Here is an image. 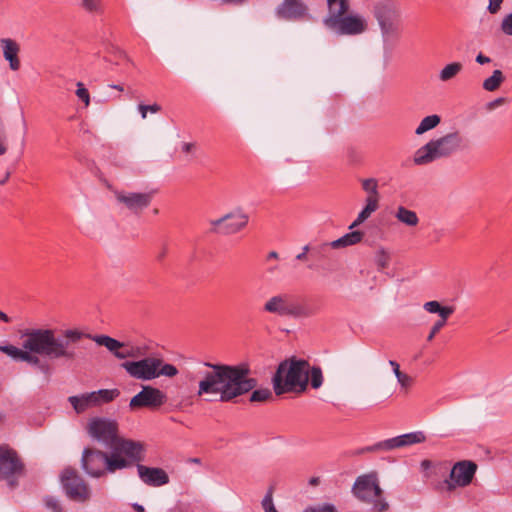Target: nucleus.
Returning a JSON list of instances; mask_svg holds the SVG:
<instances>
[{
    "mask_svg": "<svg viewBox=\"0 0 512 512\" xmlns=\"http://www.w3.org/2000/svg\"><path fill=\"white\" fill-rule=\"evenodd\" d=\"M370 216H371V213L367 212L366 209L363 208L359 212V214H358L357 218L354 220V222L349 226V229H353L354 227L360 225L365 220H367Z\"/></svg>",
    "mask_w": 512,
    "mask_h": 512,
    "instance_id": "nucleus-44",
    "label": "nucleus"
},
{
    "mask_svg": "<svg viewBox=\"0 0 512 512\" xmlns=\"http://www.w3.org/2000/svg\"><path fill=\"white\" fill-rule=\"evenodd\" d=\"M91 393L95 396V403L97 406L109 403L120 395V391L118 389H100Z\"/></svg>",
    "mask_w": 512,
    "mask_h": 512,
    "instance_id": "nucleus-29",
    "label": "nucleus"
},
{
    "mask_svg": "<svg viewBox=\"0 0 512 512\" xmlns=\"http://www.w3.org/2000/svg\"><path fill=\"white\" fill-rule=\"evenodd\" d=\"M81 6L84 10L90 13L102 12L101 0H81Z\"/></svg>",
    "mask_w": 512,
    "mask_h": 512,
    "instance_id": "nucleus-35",
    "label": "nucleus"
},
{
    "mask_svg": "<svg viewBox=\"0 0 512 512\" xmlns=\"http://www.w3.org/2000/svg\"><path fill=\"white\" fill-rule=\"evenodd\" d=\"M134 464H136L139 478L146 485L159 487L169 483V476L162 468L147 467L140 462Z\"/></svg>",
    "mask_w": 512,
    "mask_h": 512,
    "instance_id": "nucleus-21",
    "label": "nucleus"
},
{
    "mask_svg": "<svg viewBox=\"0 0 512 512\" xmlns=\"http://www.w3.org/2000/svg\"><path fill=\"white\" fill-rule=\"evenodd\" d=\"M326 27L339 35H359L367 30L368 22L360 14H345L330 20Z\"/></svg>",
    "mask_w": 512,
    "mask_h": 512,
    "instance_id": "nucleus-15",
    "label": "nucleus"
},
{
    "mask_svg": "<svg viewBox=\"0 0 512 512\" xmlns=\"http://www.w3.org/2000/svg\"><path fill=\"white\" fill-rule=\"evenodd\" d=\"M143 452L144 447L140 442H122L109 455L94 448H85L81 465L89 476L99 478L105 472L114 473L143 461Z\"/></svg>",
    "mask_w": 512,
    "mask_h": 512,
    "instance_id": "nucleus-3",
    "label": "nucleus"
},
{
    "mask_svg": "<svg viewBox=\"0 0 512 512\" xmlns=\"http://www.w3.org/2000/svg\"><path fill=\"white\" fill-rule=\"evenodd\" d=\"M425 440L426 437L422 431L410 432L366 446L361 449V453L388 452L422 443Z\"/></svg>",
    "mask_w": 512,
    "mask_h": 512,
    "instance_id": "nucleus-14",
    "label": "nucleus"
},
{
    "mask_svg": "<svg viewBox=\"0 0 512 512\" xmlns=\"http://www.w3.org/2000/svg\"><path fill=\"white\" fill-rule=\"evenodd\" d=\"M310 364L306 360L291 358L282 361L272 378L276 395L288 392L302 393L309 383Z\"/></svg>",
    "mask_w": 512,
    "mask_h": 512,
    "instance_id": "nucleus-4",
    "label": "nucleus"
},
{
    "mask_svg": "<svg viewBox=\"0 0 512 512\" xmlns=\"http://www.w3.org/2000/svg\"><path fill=\"white\" fill-rule=\"evenodd\" d=\"M505 101H506V99H505V98H503V97H499V98H496V99H494L493 101L489 102V103L487 104V107H488V109H489V110H493V109H495L496 107H498V106H500V105L504 104V103H505Z\"/></svg>",
    "mask_w": 512,
    "mask_h": 512,
    "instance_id": "nucleus-48",
    "label": "nucleus"
},
{
    "mask_svg": "<svg viewBox=\"0 0 512 512\" xmlns=\"http://www.w3.org/2000/svg\"><path fill=\"white\" fill-rule=\"evenodd\" d=\"M22 471L23 464L17 453L7 446H0V479L7 480L10 486H14L15 478Z\"/></svg>",
    "mask_w": 512,
    "mask_h": 512,
    "instance_id": "nucleus-16",
    "label": "nucleus"
},
{
    "mask_svg": "<svg viewBox=\"0 0 512 512\" xmlns=\"http://www.w3.org/2000/svg\"><path fill=\"white\" fill-rule=\"evenodd\" d=\"M328 14L323 19L325 26L329 24L330 20L338 19L349 10V0H327Z\"/></svg>",
    "mask_w": 512,
    "mask_h": 512,
    "instance_id": "nucleus-23",
    "label": "nucleus"
},
{
    "mask_svg": "<svg viewBox=\"0 0 512 512\" xmlns=\"http://www.w3.org/2000/svg\"><path fill=\"white\" fill-rule=\"evenodd\" d=\"M390 253L384 248H380L376 251L374 261L377 265L378 270L382 271L389 266L390 263Z\"/></svg>",
    "mask_w": 512,
    "mask_h": 512,
    "instance_id": "nucleus-33",
    "label": "nucleus"
},
{
    "mask_svg": "<svg viewBox=\"0 0 512 512\" xmlns=\"http://www.w3.org/2000/svg\"><path fill=\"white\" fill-rule=\"evenodd\" d=\"M421 466L424 467V468H427L430 466V461L428 460H423L422 463H421Z\"/></svg>",
    "mask_w": 512,
    "mask_h": 512,
    "instance_id": "nucleus-59",
    "label": "nucleus"
},
{
    "mask_svg": "<svg viewBox=\"0 0 512 512\" xmlns=\"http://www.w3.org/2000/svg\"><path fill=\"white\" fill-rule=\"evenodd\" d=\"M181 149L184 153H192L195 149V143L184 142L181 145Z\"/></svg>",
    "mask_w": 512,
    "mask_h": 512,
    "instance_id": "nucleus-50",
    "label": "nucleus"
},
{
    "mask_svg": "<svg viewBox=\"0 0 512 512\" xmlns=\"http://www.w3.org/2000/svg\"><path fill=\"white\" fill-rule=\"evenodd\" d=\"M363 191L367 194L366 198L380 199L378 191V180L375 178H366L361 180Z\"/></svg>",
    "mask_w": 512,
    "mask_h": 512,
    "instance_id": "nucleus-32",
    "label": "nucleus"
},
{
    "mask_svg": "<svg viewBox=\"0 0 512 512\" xmlns=\"http://www.w3.org/2000/svg\"><path fill=\"white\" fill-rule=\"evenodd\" d=\"M167 253H168V246L166 244H163L160 247L159 252H158V254L156 256L157 260L158 261L163 260L166 257Z\"/></svg>",
    "mask_w": 512,
    "mask_h": 512,
    "instance_id": "nucleus-49",
    "label": "nucleus"
},
{
    "mask_svg": "<svg viewBox=\"0 0 512 512\" xmlns=\"http://www.w3.org/2000/svg\"><path fill=\"white\" fill-rule=\"evenodd\" d=\"M68 402L71 404L77 414L84 413L90 408L96 407L94 394L84 393L68 397Z\"/></svg>",
    "mask_w": 512,
    "mask_h": 512,
    "instance_id": "nucleus-24",
    "label": "nucleus"
},
{
    "mask_svg": "<svg viewBox=\"0 0 512 512\" xmlns=\"http://www.w3.org/2000/svg\"><path fill=\"white\" fill-rule=\"evenodd\" d=\"M462 143L463 137L457 131L432 139L416 150L413 162L415 165L422 166L441 158H447L458 151Z\"/></svg>",
    "mask_w": 512,
    "mask_h": 512,
    "instance_id": "nucleus-5",
    "label": "nucleus"
},
{
    "mask_svg": "<svg viewBox=\"0 0 512 512\" xmlns=\"http://www.w3.org/2000/svg\"><path fill=\"white\" fill-rule=\"evenodd\" d=\"M249 222V216L241 208H237L218 219L209 221L211 232L221 235H233L242 231Z\"/></svg>",
    "mask_w": 512,
    "mask_h": 512,
    "instance_id": "nucleus-12",
    "label": "nucleus"
},
{
    "mask_svg": "<svg viewBox=\"0 0 512 512\" xmlns=\"http://www.w3.org/2000/svg\"><path fill=\"white\" fill-rule=\"evenodd\" d=\"M362 237V232L352 231L343 235L339 239L332 241L329 245L334 249L344 248L359 243L362 240Z\"/></svg>",
    "mask_w": 512,
    "mask_h": 512,
    "instance_id": "nucleus-26",
    "label": "nucleus"
},
{
    "mask_svg": "<svg viewBox=\"0 0 512 512\" xmlns=\"http://www.w3.org/2000/svg\"><path fill=\"white\" fill-rule=\"evenodd\" d=\"M108 188L113 193L117 204L122 205L124 208L134 214H139L144 209H146L151 204L155 194V191L130 192L119 190L111 185H108Z\"/></svg>",
    "mask_w": 512,
    "mask_h": 512,
    "instance_id": "nucleus-13",
    "label": "nucleus"
},
{
    "mask_svg": "<svg viewBox=\"0 0 512 512\" xmlns=\"http://www.w3.org/2000/svg\"><path fill=\"white\" fill-rule=\"evenodd\" d=\"M0 321H3V322H10V318L2 311H0Z\"/></svg>",
    "mask_w": 512,
    "mask_h": 512,
    "instance_id": "nucleus-54",
    "label": "nucleus"
},
{
    "mask_svg": "<svg viewBox=\"0 0 512 512\" xmlns=\"http://www.w3.org/2000/svg\"><path fill=\"white\" fill-rule=\"evenodd\" d=\"M278 258V253L276 251H271L268 255H267V259L270 260V259H277Z\"/></svg>",
    "mask_w": 512,
    "mask_h": 512,
    "instance_id": "nucleus-55",
    "label": "nucleus"
},
{
    "mask_svg": "<svg viewBox=\"0 0 512 512\" xmlns=\"http://www.w3.org/2000/svg\"><path fill=\"white\" fill-rule=\"evenodd\" d=\"M476 62L478 64H487V63H490L491 62V59L485 55H483L482 53H479L477 56H476Z\"/></svg>",
    "mask_w": 512,
    "mask_h": 512,
    "instance_id": "nucleus-51",
    "label": "nucleus"
},
{
    "mask_svg": "<svg viewBox=\"0 0 512 512\" xmlns=\"http://www.w3.org/2000/svg\"><path fill=\"white\" fill-rule=\"evenodd\" d=\"M249 374L246 364L201 362L197 370L200 377L197 396H216L221 402H231L257 386L256 379Z\"/></svg>",
    "mask_w": 512,
    "mask_h": 512,
    "instance_id": "nucleus-2",
    "label": "nucleus"
},
{
    "mask_svg": "<svg viewBox=\"0 0 512 512\" xmlns=\"http://www.w3.org/2000/svg\"><path fill=\"white\" fill-rule=\"evenodd\" d=\"M138 111L141 114V118L146 119L148 112L158 113L161 111V106L157 103H154L152 105L139 104Z\"/></svg>",
    "mask_w": 512,
    "mask_h": 512,
    "instance_id": "nucleus-39",
    "label": "nucleus"
},
{
    "mask_svg": "<svg viewBox=\"0 0 512 512\" xmlns=\"http://www.w3.org/2000/svg\"><path fill=\"white\" fill-rule=\"evenodd\" d=\"M303 512H337V509L333 504L324 503L317 506H308Z\"/></svg>",
    "mask_w": 512,
    "mask_h": 512,
    "instance_id": "nucleus-40",
    "label": "nucleus"
},
{
    "mask_svg": "<svg viewBox=\"0 0 512 512\" xmlns=\"http://www.w3.org/2000/svg\"><path fill=\"white\" fill-rule=\"evenodd\" d=\"M63 487L69 498L76 501H85L89 498V488L74 469L67 468L61 476Z\"/></svg>",
    "mask_w": 512,
    "mask_h": 512,
    "instance_id": "nucleus-17",
    "label": "nucleus"
},
{
    "mask_svg": "<svg viewBox=\"0 0 512 512\" xmlns=\"http://www.w3.org/2000/svg\"><path fill=\"white\" fill-rule=\"evenodd\" d=\"M447 320L439 319L431 328L427 341H432L435 335L446 325Z\"/></svg>",
    "mask_w": 512,
    "mask_h": 512,
    "instance_id": "nucleus-43",
    "label": "nucleus"
},
{
    "mask_svg": "<svg viewBox=\"0 0 512 512\" xmlns=\"http://www.w3.org/2000/svg\"><path fill=\"white\" fill-rule=\"evenodd\" d=\"M134 509L138 512H144V508L142 505H139V504H134L133 505Z\"/></svg>",
    "mask_w": 512,
    "mask_h": 512,
    "instance_id": "nucleus-57",
    "label": "nucleus"
},
{
    "mask_svg": "<svg viewBox=\"0 0 512 512\" xmlns=\"http://www.w3.org/2000/svg\"><path fill=\"white\" fill-rule=\"evenodd\" d=\"M308 250H309V246H307V245L304 246L303 251L296 256V259L297 260H305Z\"/></svg>",
    "mask_w": 512,
    "mask_h": 512,
    "instance_id": "nucleus-53",
    "label": "nucleus"
},
{
    "mask_svg": "<svg viewBox=\"0 0 512 512\" xmlns=\"http://www.w3.org/2000/svg\"><path fill=\"white\" fill-rule=\"evenodd\" d=\"M372 14L381 30L384 44H389L399 37V11L391 0H379L372 6Z\"/></svg>",
    "mask_w": 512,
    "mask_h": 512,
    "instance_id": "nucleus-8",
    "label": "nucleus"
},
{
    "mask_svg": "<svg viewBox=\"0 0 512 512\" xmlns=\"http://www.w3.org/2000/svg\"><path fill=\"white\" fill-rule=\"evenodd\" d=\"M272 397V392L265 388V389H257L254 390L250 396L251 402H265L268 399Z\"/></svg>",
    "mask_w": 512,
    "mask_h": 512,
    "instance_id": "nucleus-36",
    "label": "nucleus"
},
{
    "mask_svg": "<svg viewBox=\"0 0 512 512\" xmlns=\"http://www.w3.org/2000/svg\"><path fill=\"white\" fill-rule=\"evenodd\" d=\"M477 471V464L471 460L456 462L450 472V480L446 481L448 489L468 486Z\"/></svg>",
    "mask_w": 512,
    "mask_h": 512,
    "instance_id": "nucleus-18",
    "label": "nucleus"
},
{
    "mask_svg": "<svg viewBox=\"0 0 512 512\" xmlns=\"http://www.w3.org/2000/svg\"><path fill=\"white\" fill-rule=\"evenodd\" d=\"M44 502L47 509L51 510L52 512H62V508L56 498L47 496L45 497Z\"/></svg>",
    "mask_w": 512,
    "mask_h": 512,
    "instance_id": "nucleus-42",
    "label": "nucleus"
},
{
    "mask_svg": "<svg viewBox=\"0 0 512 512\" xmlns=\"http://www.w3.org/2000/svg\"><path fill=\"white\" fill-rule=\"evenodd\" d=\"M379 200L380 199L366 198L364 209L371 214L374 213L379 208Z\"/></svg>",
    "mask_w": 512,
    "mask_h": 512,
    "instance_id": "nucleus-45",
    "label": "nucleus"
},
{
    "mask_svg": "<svg viewBox=\"0 0 512 512\" xmlns=\"http://www.w3.org/2000/svg\"><path fill=\"white\" fill-rule=\"evenodd\" d=\"M83 338H89L99 346H104L120 360L138 358L146 355V349L144 347L132 345L129 342H120L107 335H90L84 333Z\"/></svg>",
    "mask_w": 512,
    "mask_h": 512,
    "instance_id": "nucleus-11",
    "label": "nucleus"
},
{
    "mask_svg": "<svg viewBox=\"0 0 512 512\" xmlns=\"http://www.w3.org/2000/svg\"><path fill=\"white\" fill-rule=\"evenodd\" d=\"M309 379H310L311 387L313 389L320 388L323 384V374H322L321 368L318 366H313V367L310 366Z\"/></svg>",
    "mask_w": 512,
    "mask_h": 512,
    "instance_id": "nucleus-34",
    "label": "nucleus"
},
{
    "mask_svg": "<svg viewBox=\"0 0 512 512\" xmlns=\"http://www.w3.org/2000/svg\"><path fill=\"white\" fill-rule=\"evenodd\" d=\"M89 435L114 451L120 443L134 442L118 436V425L115 421L106 418H92L87 427Z\"/></svg>",
    "mask_w": 512,
    "mask_h": 512,
    "instance_id": "nucleus-10",
    "label": "nucleus"
},
{
    "mask_svg": "<svg viewBox=\"0 0 512 512\" xmlns=\"http://www.w3.org/2000/svg\"><path fill=\"white\" fill-rule=\"evenodd\" d=\"M504 0H489V5L487 7V10L491 14H497L501 9V4Z\"/></svg>",
    "mask_w": 512,
    "mask_h": 512,
    "instance_id": "nucleus-47",
    "label": "nucleus"
},
{
    "mask_svg": "<svg viewBox=\"0 0 512 512\" xmlns=\"http://www.w3.org/2000/svg\"><path fill=\"white\" fill-rule=\"evenodd\" d=\"M389 365L392 367L393 372H394L396 377H398V375L403 373V372L400 371L399 364L396 361L390 360L389 361Z\"/></svg>",
    "mask_w": 512,
    "mask_h": 512,
    "instance_id": "nucleus-52",
    "label": "nucleus"
},
{
    "mask_svg": "<svg viewBox=\"0 0 512 512\" xmlns=\"http://www.w3.org/2000/svg\"><path fill=\"white\" fill-rule=\"evenodd\" d=\"M121 367L137 380L150 381L160 376L169 378L178 374V369L169 363H165L160 357H145L138 361H125Z\"/></svg>",
    "mask_w": 512,
    "mask_h": 512,
    "instance_id": "nucleus-7",
    "label": "nucleus"
},
{
    "mask_svg": "<svg viewBox=\"0 0 512 512\" xmlns=\"http://www.w3.org/2000/svg\"><path fill=\"white\" fill-rule=\"evenodd\" d=\"M352 493L359 501L367 504L372 512H386L390 508L375 471L358 476Z\"/></svg>",
    "mask_w": 512,
    "mask_h": 512,
    "instance_id": "nucleus-6",
    "label": "nucleus"
},
{
    "mask_svg": "<svg viewBox=\"0 0 512 512\" xmlns=\"http://www.w3.org/2000/svg\"><path fill=\"white\" fill-rule=\"evenodd\" d=\"M83 336L84 332L76 328L61 330L58 335L55 330L48 328L26 329L21 333V348L4 345L0 346V351L15 361L43 368L40 356L50 360H75V345Z\"/></svg>",
    "mask_w": 512,
    "mask_h": 512,
    "instance_id": "nucleus-1",
    "label": "nucleus"
},
{
    "mask_svg": "<svg viewBox=\"0 0 512 512\" xmlns=\"http://www.w3.org/2000/svg\"><path fill=\"white\" fill-rule=\"evenodd\" d=\"M263 311L283 318H304L309 315L304 305L286 293L270 297L264 303Z\"/></svg>",
    "mask_w": 512,
    "mask_h": 512,
    "instance_id": "nucleus-9",
    "label": "nucleus"
},
{
    "mask_svg": "<svg viewBox=\"0 0 512 512\" xmlns=\"http://www.w3.org/2000/svg\"><path fill=\"white\" fill-rule=\"evenodd\" d=\"M308 15V6L302 0H283L275 9V16L286 21H297Z\"/></svg>",
    "mask_w": 512,
    "mask_h": 512,
    "instance_id": "nucleus-20",
    "label": "nucleus"
},
{
    "mask_svg": "<svg viewBox=\"0 0 512 512\" xmlns=\"http://www.w3.org/2000/svg\"><path fill=\"white\" fill-rule=\"evenodd\" d=\"M166 395L158 388L144 386L142 390L130 400L131 409L150 408L155 409L166 402Z\"/></svg>",
    "mask_w": 512,
    "mask_h": 512,
    "instance_id": "nucleus-19",
    "label": "nucleus"
},
{
    "mask_svg": "<svg viewBox=\"0 0 512 512\" xmlns=\"http://www.w3.org/2000/svg\"><path fill=\"white\" fill-rule=\"evenodd\" d=\"M310 482H311V484H316L317 483V479L313 478V479H311Z\"/></svg>",
    "mask_w": 512,
    "mask_h": 512,
    "instance_id": "nucleus-62",
    "label": "nucleus"
},
{
    "mask_svg": "<svg viewBox=\"0 0 512 512\" xmlns=\"http://www.w3.org/2000/svg\"><path fill=\"white\" fill-rule=\"evenodd\" d=\"M76 86V96L85 104L86 107H88L90 104L89 91L85 88L82 82H77Z\"/></svg>",
    "mask_w": 512,
    "mask_h": 512,
    "instance_id": "nucleus-38",
    "label": "nucleus"
},
{
    "mask_svg": "<svg viewBox=\"0 0 512 512\" xmlns=\"http://www.w3.org/2000/svg\"><path fill=\"white\" fill-rule=\"evenodd\" d=\"M191 462H193V463H200V459L199 458H193V459H191Z\"/></svg>",
    "mask_w": 512,
    "mask_h": 512,
    "instance_id": "nucleus-60",
    "label": "nucleus"
},
{
    "mask_svg": "<svg viewBox=\"0 0 512 512\" xmlns=\"http://www.w3.org/2000/svg\"><path fill=\"white\" fill-rule=\"evenodd\" d=\"M0 46L2 48L3 57L9 62V67L12 71H17L20 68V60L18 54L20 51L19 44L10 38L0 39Z\"/></svg>",
    "mask_w": 512,
    "mask_h": 512,
    "instance_id": "nucleus-22",
    "label": "nucleus"
},
{
    "mask_svg": "<svg viewBox=\"0 0 512 512\" xmlns=\"http://www.w3.org/2000/svg\"><path fill=\"white\" fill-rule=\"evenodd\" d=\"M4 418L5 416L2 413H0V424L4 421Z\"/></svg>",
    "mask_w": 512,
    "mask_h": 512,
    "instance_id": "nucleus-61",
    "label": "nucleus"
},
{
    "mask_svg": "<svg viewBox=\"0 0 512 512\" xmlns=\"http://www.w3.org/2000/svg\"><path fill=\"white\" fill-rule=\"evenodd\" d=\"M395 218L409 226V227H415L418 225L419 223V218L416 214V212L412 211V210H409L407 208H405L404 206H399L395 212Z\"/></svg>",
    "mask_w": 512,
    "mask_h": 512,
    "instance_id": "nucleus-27",
    "label": "nucleus"
},
{
    "mask_svg": "<svg viewBox=\"0 0 512 512\" xmlns=\"http://www.w3.org/2000/svg\"><path fill=\"white\" fill-rule=\"evenodd\" d=\"M261 506L264 512H279L274 505L272 488L267 491L266 495L262 499Z\"/></svg>",
    "mask_w": 512,
    "mask_h": 512,
    "instance_id": "nucleus-37",
    "label": "nucleus"
},
{
    "mask_svg": "<svg viewBox=\"0 0 512 512\" xmlns=\"http://www.w3.org/2000/svg\"><path fill=\"white\" fill-rule=\"evenodd\" d=\"M441 121L440 116L433 114L424 117L415 130L416 135H422L425 132L435 128Z\"/></svg>",
    "mask_w": 512,
    "mask_h": 512,
    "instance_id": "nucleus-31",
    "label": "nucleus"
},
{
    "mask_svg": "<svg viewBox=\"0 0 512 512\" xmlns=\"http://www.w3.org/2000/svg\"><path fill=\"white\" fill-rule=\"evenodd\" d=\"M111 88L116 89L118 91H123V87L121 85H110Z\"/></svg>",
    "mask_w": 512,
    "mask_h": 512,
    "instance_id": "nucleus-58",
    "label": "nucleus"
},
{
    "mask_svg": "<svg viewBox=\"0 0 512 512\" xmlns=\"http://www.w3.org/2000/svg\"><path fill=\"white\" fill-rule=\"evenodd\" d=\"M396 378L402 388H408L413 382V379L405 373L398 375Z\"/></svg>",
    "mask_w": 512,
    "mask_h": 512,
    "instance_id": "nucleus-46",
    "label": "nucleus"
},
{
    "mask_svg": "<svg viewBox=\"0 0 512 512\" xmlns=\"http://www.w3.org/2000/svg\"><path fill=\"white\" fill-rule=\"evenodd\" d=\"M462 69L463 65L460 62L449 63L440 71L439 79L443 82H447L456 77Z\"/></svg>",
    "mask_w": 512,
    "mask_h": 512,
    "instance_id": "nucleus-30",
    "label": "nucleus"
},
{
    "mask_svg": "<svg viewBox=\"0 0 512 512\" xmlns=\"http://www.w3.org/2000/svg\"><path fill=\"white\" fill-rule=\"evenodd\" d=\"M505 77L501 70H494L492 75L483 81L482 87L485 91H496L504 82Z\"/></svg>",
    "mask_w": 512,
    "mask_h": 512,
    "instance_id": "nucleus-28",
    "label": "nucleus"
},
{
    "mask_svg": "<svg viewBox=\"0 0 512 512\" xmlns=\"http://www.w3.org/2000/svg\"><path fill=\"white\" fill-rule=\"evenodd\" d=\"M9 177H10V172H7L5 174V177L0 179V185L5 184L7 182V180L9 179Z\"/></svg>",
    "mask_w": 512,
    "mask_h": 512,
    "instance_id": "nucleus-56",
    "label": "nucleus"
},
{
    "mask_svg": "<svg viewBox=\"0 0 512 512\" xmlns=\"http://www.w3.org/2000/svg\"><path fill=\"white\" fill-rule=\"evenodd\" d=\"M425 311L433 314H438L439 319L448 320V318L454 313V307L442 306L440 302L433 300L428 301L423 305Z\"/></svg>",
    "mask_w": 512,
    "mask_h": 512,
    "instance_id": "nucleus-25",
    "label": "nucleus"
},
{
    "mask_svg": "<svg viewBox=\"0 0 512 512\" xmlns=\"http://www.w3.org/2000/svg\"><path fill=\"white\" fill-rule=\"evenodd\" d=\"M501 31L508 36H512V12L505 15L501 22Z\"/></svg>",
    "mask_w": 512,
    "mask_h": 512,
    "instance_id": "nucleus-41",
    "label": "nucleus"
}]
</instances>
